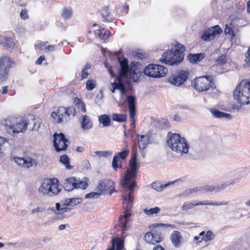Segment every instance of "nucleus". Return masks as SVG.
<instances>
[{
	"label": "nucleus",
	"mask_w": 250,
	"mask_h": 250,
	"mask_svg": "<svg viewBox=\"0 0 250 250\" xmlns=\"http://www.w3.org/2000/svg\"><path fill=\"white\" fill-rule=\"evenodd\" d=\"M120 68L118 71V75L114 83H111L110 89L112 93L115 92L116 89L120 91L121 99L123 101L125 100L124 96L125 94L126 90L125 88V84L129 82V66L128 61L126 59L119 60ZM127 100L129 116L132 124L135 123V116L136 114V98L134 96H129L126 98Z\"/></svg>",
	"instance_id": "f257e3e1"
},
{
	"label": "nucleus",
	"mask_w": 250,
	"mask_h": 250,
	"mask_svg": "<svg viewBox=\"0 0 250 250\" xmlns=\"http://www.w3.org/2000/svg\"><path fill=\"white\" fill-rule=\"evenodd\" d=\"M139 167V163L137 159V154L133 152L131 159L129 161V167L122 183L123 186L126 188V191L122 196L123 205L127 208H130L133 205V197L131 195V192L137 184L135 182H132V180L136 178Z\"/></svg>",
	"instance_id": "f03ea898"
},
{
	"label": "nucleus",
	"mask_w": 250,
	"mask_h": 250,
	"mask_svg": "<svg viewBox=\"0 0 250 250\" xmlns=\"http://www.w3.org/2000/svg\"><path fill=\"white\" fill-rule=\"evenodd\" d=\"M185 50V48L183 44L175 42L170 50L163 53L159 61L170 65L178 64L183 60Z\"/></svg>",
	"instance_id": "7ed1b4c3"
},
{
	"label": "nucleus",
	"mask_w": 250,
	"mask_h": 250,
	"mask_svg": "<svg viewBox=\"0 0 250 250\" xmlns=\"http://www.w3.org/2000/svg\"><path fill=\"white\" fill-rule=\"evenodd\" d=\"M233 98L240 106L250 104V79L240 82L233 92Z\"/></svg>",
	"instance_id": "20e7f679"
},
{
	"label": "nucleus",
	"mask_w": 250,
	"mask_h": 250,
	"mask_svg": "<svg viewBox=\"0 0 250 250\" xmlns=\"http://www.w3.org/2000/svg\"><path fill=\"white\" fill-rule=\"evenodd\" d=\"M167 143L169 148L177 153L187 154L188 152V145L184 137L176 133H168L167 137Z\"/></svg>",
	"instance_id": "39448f33"
},
{
	"label": "nucleus",
	"mask_w": 250,
	"mask_h": 250,
	"mask_svg": "<svg viewBox=\"0 0 250 250\" xmlns=\"http://www.w3.org/2000/svg\"><path fill=\"white\" fill-rule=\"evenodd\" d=\"M75 109L73 106H60L52 111L51 116L55 123L64 124L75 116Z\"/></svg>",
	"instance_id": "423d86ee"
},
{
	"label": "nucleus",
	"mask_w": 250,
	"mask_h": 250,
	"mask_svg": "<svg viewBox=\"0 0 250 250\" xmlns=\"http://www.w3.org/2000/svg\"><path fill=\"white\" fill-rule=\"evenodd\" d=\"M61 190L59 181L56 178L43 180L39 188V192L41 194L48 197L56 196Z\"/></svg>",
	"instance_id": "0eeeda50"
},
{
	"label": "nucleus",
	"mask_w": 250,
	"mask_h": 250,
	"mask_svg": "<svg viewBox=\"0 0 250 250\" xmlns=\"http://www.w3.org/2000/svg\"><path fill=\"white\" fill-rule=\"evenodd\" d=\"M5 122L6 130L10 134L25 131L27 126L26 120H19L11 117L6 119Z\"/></svg>",
	"instance_id": "6e6552de"
},
{
	"label": "nucleus",
	"mask_w": 250,
	"mask_h": 250,
	"mask_svg": "<svg viewBox=\"0 0 250 250\" xmlns=\"http://www.w3.org/2000/svg\"><path fill=\"white\" fill-rule=\"evenodd\" d=\"M189 75L188 70H179L169 75L167 82L174 86L180 87L187 81Z\"/></svg>",
	"instance_id": "1a4fd4ad"
},
{
	"label": "nucleus",
	"mask_w": 250,
	"mask_h": 250,
	"mask_svg": "<svg viewBox=\"0 0 250 250\" xmlns=\"http://www.w3.org/2000/svg\"><path fill=\"white\" fill-rule=\"evenodd\" d=\"M167 73V68L159 64H149L144 70L145 75L154 78L165 77Z\"/></svg>",
	"instance_id": "9d476101"
},
{
	"label": "nucleus",
	"mask_w": 250,
	"mask_h": 250,
	"mask_svg": "<svg viewBox=\"0 0 250 250\" xmlns=\"http://www.w3.org/2000/svg\"><path fill=\"white\" fill-rule=\"evenodd\" d=\"M87 178H83L82 179H77L75 177H70L65 180L63 184L64 189L68 191H71L74 189H84L87 187Z\"/></svg>",
	"instance_id": "9b49d317"
},
{
	"label": "nucleus",
	"mask_w": 250,
	"mask_h": 250,
	"mask_svg": "<svg viewBox=\"0 0 250 250\" xmlns=\"http://www.w3.org/2000/svg\"><path fill=\"white\" fill-rule=\"evenodd\" d=\"M194 85L196 90L200 92L208 91L215 88L214 83L210 77H200L194 80Z\"/></svg>",
	"instance_id": "f8f14e48"
},
{
	"label": "nucleus",
	"mask_w": 250,
	"mask_h": 250,
	"mask_svg": "<svg viewBox=\"0 0 250 250\" xmlns=\"http://www.w3.org/2000/svg\"><path fill=\"white\" fill-rule=\"evenodd\" d=\"M68 140L62 133H55L53 135V144L56 151L60 152L66 150Z\"/></svg>",
	"instance_id": "ddd939ff"
},
{
	"label": "nucleus",
	"mask_w": 250,
	"mask_h": 250,
	"mask_svg": "<svg viewBox=\"0 0 250 250\" xmlns=\"http://www.w3.org/2000/svg\"><path fill=\"white\" fill-rule=\"evenodd\" d=\"M96 189L101 195L105 194L108 192L111 195L113 192L116 191L114 189V183L112 180L107 179H104L99 181Z\"/></svg>",
	"instance_id": "4468645a"
},
{
	"label": "nucleus",
	"mask_w": 250,
	"mask_h": 250,
	"mask_svg": "<svg viewBox=\"0 0 250 250\" xmlns=\"http://www.w3.org/2000/svg\"><path fill=\"white\" fill-rule=\"evenodd\" d=\"M229 204L228 202H211V201H204V202H185L182 207V209L183 210L187 211L193 208V206H197L199 205H209L211 206H220L223 205H228Z\"/></svg>",
	"instance_id": "2eb2a0df"
},
{
	"label": "nucleus",
	"mask_w": 250,
	"mask_h": 250,
	"mask_svg": "<svg viewBox=\"0 0 250 250\" xmlns=\"http://www.w3.org/2000/svg\"><path fill=\"white\" fill-rule=\"evenodd\" d=\"M222 32V29L218 25H215L205 30L201 36V39L204 41L209 42L213 40L216 36Z\"/></svg>",
	"instance_id": "dca6fc26"
},
{
	"label": "nucleus",
	"mask_w": 250,
	"mask_h": 250,
	"mask_svg": "<svg viewBox=\"0 0 250 250\" xmlns=\"http://www.w3.org/2000/svg\"><path fill=\"white\" fill-rule=\"evenodd\" d=\"M14 161L17 165L27 168L36 167L38 164L37 160L30 156H27L24 158L16 157L14 158Z\"/></svg>",
	"instance_id": "f3484780"
},
{
	"label": "nucleus",
	"mask_w": 250,
	"mask_h": 250,
	"mask_svg": "<svg viewBox=\"0 0 250 250\" xmlns=\"http://www.w3.org/2000/svg\"><path fill=\"white\" fill-rule=\"evenodd\" d=\"M129 150L125 149L122 152L117 153L114 156L112 166L113 168L116 170L117 168L121 167L122 162L120 159L124 160L128 156Z\"/></svg>",
	"instance_id": "a211bd4d"
},
{
	"label": "nucleus",
	"mask_w": 250,
	"mask_h": 250,
	"mask_svg": "<svg viewBox=\"0 0 250 250\" xmlns=\"http://www.w3.org/2000/svg\"><path fill=\"white\" fill-rule=\"evenodd\" d=\"M144 239L146 243L153 245L159 243L162 240L160 233L154 234L151 232L146 233L144 235Z\"/></svg>",
	"instance_id": "6ab92c4d"
},
{
	"label": "nucleus",
	"mask_w": 250,
	"mask_h": 250,
	"mask_svg": "<svg viewBox=\"0 0 250 250\" xmlns=\"http://www.w3.org/2000/svg\"><path fill=\"white\" fill-rule=\"evenodd\" d=\"M14 63V62L7 55H3L0 57V70H9Z\"/></svg>",
	"instance_id": "aec40b11"
},
{
	"label": "nucleus",
	"mask_w": 250,
	"mask_h": 250,
	"mask_svg": "<svg viewBox=\"0 0 250 250\" xmlns=\"http://www.w3.org/2000/svg\"><path fill=\"white\" fill-rule=\"evenodd\" d=\"M79 122L81 127L83 130H89L93 127V123L89 117L86 115H83L80 117Z\"/></svg>",
	"instance_id": "412c9836"
},
{
	"label": "nucleus",
	"mask_w": 250,
	"mask_h": 250,
	"mask_svg": "<svg viewBox=\"0 0 250 250\" xmlns=\"http://www.w3.org/2000/svg\"><path fill=\"white\" fill-rule=\"evenodd\" d=\"M170 238L172 244L175 247H180L182 243V237L179 231H173L170 235Z\"/></svg>",
	"instance_id": "4be33fe9"
},
{
	"label": "nucleus",
	"mask_w": 250,
	"mask_h": 250,
	"mask_svg": "<svg viewBox=\"0 0 250 250\" xmlns=\"http://www.w3.org/2000/svg\"><path fill=\"white\" fill-rule=\"evenodd\" d=\"M130 216L131 214L130 213H127L121 216L119 218L118 226L122 230H125L127 228Z\"/></svg>",
	"instance_id": "5701e85b"
},
{
	"label": "nucleus",
	"mask_w": 250,
	"mask_h": 250,
	"mask_svg": "<svg viewBox=\"0 0 250 250\" xmlns=\"http://www.w3.org/2000/svg\"><path fill=\"white\" fill-rule=\"evenodd\" d=\"M150 139V135L149 134L141 135L138 138L139 147L140 149L145 148Z\"/></svg>",
	"instance_id": "b1692460"
},
{
	"label": "nucleus",
	"mask_w": 250,
	"mask_h": 250,
	"mask_svg": "<svg viewBox=\"0 0 250 250\" xmlns=\"http://www.w3.org/2000/svg\"><path fill=\"white\" fill-rule=\"evenodd\" d=\"M55 214H62L70 210V208L63 206L60 203H57L55 205V208H53L51 209Z\"/></svg>",
	"instance_id": "393cba45"
},
{
	"label": "nucleus",
	"mask_w": 250,
	"mask_h": 250,
	"mask_svg": "<svg viewBox=\"0 0 250 250\" xmlns=\"http://www.w3.org/2000/svg\"><path fill=\"white\" fill-rule=\"evenodd\" d=\"M0 44H2L5 48L12 47L14 46V42L12 39L7 37H0Z\"/></svg>",
	"instance_id": "a878e982"
},
{
	"label": "nucleus",
	"mask_w": 250,
	"mask_h": 250,
	"mask_svg": "<svg viewBox=\"0 0 250 250\" xmlns=\"http://www.w3.org/2000/svg\"><path fill=\"white\" fill-rule=\"evenodd\" d=\"M142 75V72L138 69L134 68L131 70L129 74L130 78L135 82H138Z\"/></svg>",
	"instance_id": "bb28decb"
},
{
	"label": "nucleus",
	"mask_w": 250,
	"mask_h": 250,
	"mask_svg": "<svg viewBox=\"0 0 250 250\" xmlns=\"http://www.w3.org/2000/svg\"><path fill=\"white\" fill-rule=\"evenodd\" d=\"M211 112L215 117L218 118H226L228 119H230L231 118V116L230 114L219 111L217 110L211 109Z\"/></svg>",
	"instance_id": "cd10ccee"
},
{
	"label": "nucleus",
	"mask_w": 250,
	"mask_h": 250,
	"mask_svg": "<svg viewBox=\"0 0 250 250\" xmlns=\"http://www.w3.org/2000/svg\"><path fill=\"white\" fill-rule=\"evenodd\" d=\"M116 245V250H122L124 247L123 242L119 238L116 240L113 239L112 240V247L108 250H114L115 246Z\"/></svg>",
	"instance_id": "c85d7f7f"
},
{
	"label": "nucleus",
	"mask_w": 250,
	"mask_h": 250,
	"mask_svg": "<svg viewBox=\"0 0 250 250\" xmlns=\"http://www.w3.org/2000/svg\"><path fill=\"white\" fill-rule=\"evenodd\" d=\"M204 57V55L202 53L190 54L188 56V59L192 63H196L200 61Z\"/></svg>",
	"instance_id": "c756f323"
},
{
	"label": "nucleus",
	"mask_w": 250,
	"mask_h": 250,
	"mask_svg": "<svg viewBox=\"0 0 250 250\" xmlns=\"http://www.w3.org/2000/svg\"><path fill=\"white\" fill-rule=\"evenodd\" d=\"M203 191L208 192L217 193L219 192L217 185H205L202 186Z\"/></svg>",
	"instance_id": "7c9ffc66"
},
{
	"label": "nucleus",
	"mask_w": 250,
	"mask_h": 250,
	"mask_svg": "<svg viewBox=\"0 0 250 250\" xmlns=\"http://www.w3.org/2000/svg\"><path fill=\"white\" fill-rule=\"evenodd\" d=\"M112 152L110 151H96L93 152L92 156H97L99 158H106L112 155Z\"/></svg>",
	"instance_id": "2f4dec72"
},
{
	"label": "nucleus",
	"mask_w": 250,
	"mask_h": 250,
	"mask_svg": "<svg viewBox=\"0 0 250 250\" xmlns=\"http://www.w3.org/2000/svg\"><path fill=\"white\" fill-rule=\"evenodd\" d=\"M95 35L98 36L101 39L105 40L109 35V31L105 30L104 29L97 30L95 31Z\"/></svg>",
	"instance_id": "473e14b6"
},
{
	"label": "nucleus",
	"mask_w": 250,
	"mask_h": 250,
	"mask_svg": "<svg viewBox=\"0 0 250 250\" xmlns=\"http://www.w3.org/2000/svg\"><path fill=\"white\" fill-rule=\"evenodd\" d=\"M98 120L100 123L102 124L104 126H108L110 124L109 117L105 114L99 116Z\"/></svg>",
	"instance_id": "72a5a7b5"
},
{
	"label": "nucleus",
	"mask_w": 250,
	"mask_h": 250,
	"mask_svg": "<svg viewBox=\"0 0 250 250\" xmlns=\"http://www.w3.org/2000/svg\"><path fill=\"white\" fill-rule=\"evenodd\" d=\"M73 11L70 7H65L62 10V17L64 19H68L72 17Z\"/></svg>",
	"instance_id": "f704fd0d"
},
{
	"label": "nucleus",
	"mask_w": 250,
	"mask_h": 250,
	"mask_svg": "<svg viewBox=\"0 0 250 250\" xmlns=\"http://www.w3.org/2000/svg\"><path fill=\"white\" fill-rule=\"evenodd\" d=\"M60 162L63 164L67 169L70 170L72 167L70 165L69 159L66 155H63L60 157Z\"/></svg>",
	"instance_id": "c9c22d12"
},
{
	"label": "nucleus",
	"mask_w": 250,
	"mask_h": 250,
	"mask_svg": "<svg viewBox=\"0 0 250 250\" xmlns=\"http://www.w3.org/2000/svg\"><path fill=\"white\" fill-rule=\"evenodd\" d=\"M203 190L202 186L195 187L192 188H189L186 190L184 194L186 195H193L199 192L202 191Z\"/></svg>",
	"instance_id": "e433bc0d"
},
{
	"label": "nucleus",
	"mask_w": 250,
	"mask_h": 250,
	"mask_svg": "<svg viewBox=\"0 0 250 250\" xmlns=\"http://www.w3.org/2000/svg\"><path fill=\"white\" fill-rule=\"evenodd\" d=\"M112 118L114 121L118 122H123L126 120L127 116L125 114L114 113L112 116Z\"/></svg>",
	"instance_id": "4c0bfd02"
},
{
	"label": "nucleus",
	"mask_w": 250,
	"mask_h": 250,
	"mask_svg": "<svg viewBox=\"0 0 250 250\" xmlns=\"http://www.w3.org/2000/svg\"><path fill=\"white\" fill-rule=\"evenodd\" d=\"M46 210L45 207L42 206H38L36 207L33 208L31 210V214L32 215L42 214Z\"/></svg>",
	"instance_id": "58836bf2"
},
{
	"label": "nucleus",
	"mask_w": 250,
	"mask_h": 250,
	"mask_svg": "<svg viewBox=\"0 0 250 250\" xmlns=\"http://www.w3.org/2000/svg\"><path fill=\"white\" fill-rule=\"evenodd\" d=\"M235 183L234 180H229L228 181H226L221 184L218 185V190L219 192L221 191L222 190L225 189L227 187L234 185Z\"/></svg>",
	"instance_id": "ea45409f"
},
{
	"label": "nucleus",
	"mask_w": 250,
	"mask_h": 250,
	"mask_svg": "<svg viewBox=\"0 0 250 250\" xmlns=\"http://www.w3.org/2000/svg\"><path fill=\"white\" fill-rule=\"evenodd\" d=\"M214 237V235L213 233V232L210 231L208 230V231L205 235L202 238L201 240H200L199 242H201L202 241H204L205 242H208L212 241Z\"/></svg>",
	"instance_id": "a19ab883"
},
{
	"label": "nucleus",
	"mask_w": 250,
	"mask_h": 250,
	"mask_svg": "<svg viewBox=\"0 0 250 250\" xmlns=\"http://www.w3.org/2000/svg\"><path fill=\"white\" fill-rule=\"evenodd\" d=\"M101 14L104 18L103 21L110 22L112 21V19L111 18H109V13L108 12V9L106 8L102 9Z\"/></svg>",
	"instance_id": "79ce46f5"
},
{
	"label": "nucleus",
	"mask_w": 250,
	"mask_h": 250,
	"mask_svg": "<svg viewBox=\"0 0 250 250\" xmlns=\"http://www.w3.org/2000/svg\"><path fill=\"white\" fill-rule=\"evenodd\" d=\"M70 206L74 207L79 204H81L83 201L82 198H69Z\"/></svg>",
	"instance_id": "37998d69"
},
{
	"label": "nucleus",
	"mask_w": 250,
	"mask_h": 250,
	"mask_svg": "<svg viewBox=\"0 0 250 250\" xmlns=\"http://www.w3.org/2000/svg\"><path fill=\"white\" fill-rule=\"evenodd\" d=\"M96 86V82L93 80H87L86 82V88L88 90H93Z\"/></svg>",
	"instance_id": "c03bdc74"
},
{
	"label": "nucleus",
	"mask_w": 250,
	"mask_h": 250,
	"mask_svg": "<svg viewBox=\"0 0 250 250\" xmlns=\"http://www.w3.org/2000/svg\"><path fill=\"white\" fill-rule=\"evenodd\" d=\"M100 195H101V193L98 190H97V192H92L86 194L85 195V198L86 199H96L98 198Z\"/></svg>",
	"instance_id": "a18cd8bd"
},
{
	"label": "nucleus",
	"mask_w": 250,
	"mask_h": 250,
	"mask_svg": "<svg viewBox=\"0 0 250 250\" xmlns=\"http://www.w3.org/2000/svg\"><path fill=\"white\" fill-rule=\"evenodd\" d=\"M160 210V209L158 207H155L154 208H152L149 209H145L144 212L147 215H153L154 214H156Z\"/></svg>",
	"instance_id": "49530a36"
},
{
	"label": "nucleus",
	"mask_w": 250,
	"mask_h": 250,
	"mask_svg": "<svg viewBox=\"0 0 250 250\" xmlns=\"http://www.w3.org/2000/svg\"><path fill=\"white\" fill-rule=\"evenodd\" d=\"M167 186V185H160L159 183L156 182H154L151 184L152 188L158 191H162L163 189Z\"/></svg>",
	"instance_id": "de8ad7c7"
},
{
	"label": "nucleus",
	"mask_w": 250,
	"mask_h": 250,
	"mask_svg": "<svg viewBox=\"0 0 250 250\" xmlns=\"http://www.w3.org/2000/svg\"><path fill=\"white\" fill-rule=\"evenodd\" d=\"M4 145V146H10L8 140L0 136V150H1V146Z\"/></svg>",
	"instance_id": "09e8293b"
},
{
	"label": "nucleus",
	"mask_w": 250,
	"mask_h": 250,
	"mask_svg": "<svg viewBox=\"0 0 250 250\" xmlns=\"http://www.w3.org/2000/svg\"><path fill=\"white\" fill-rule=\"evenodd\" d=\"M227 60V57L225 55H222L218 58L217 62L220 65H223L226 63Z\"/></svg>",
	"instance_id": "8fccbe9b"
},
{
	"label": "nucleus",
	"mask_w": 250,
	"mask_h": 250,
	"mask_svg": "<svg viewBox=\"0 0 250 250\" xmlns=\"http://www.w3.org/2000/svg\"><path fill=\"white\" fill-rule=\"evenodd\" d=\"M224 32L226 34H229V35L233 36H234L233 34V30L231 26L229 25H226V28L225 29Z\"/></svg>",
	"instance_id": "3c124183"
},
{
	"label": "nucleus",
	"mask_w": 250,
	"mask_h": 250,
	"mask_svg": "<svg viewBox=\"0 0 250 250\" xmlns=\"http://www.w3.org/2000/svg\"><path fill=\"white\" fill-rule=\"evenodd\" d=\"M245 61L249 65H250V47L245 53Z\"/></svg>",
	"instance_id": "603ef678"
},
{
	"label": "nucleus",
	"mask_w": 250,
	"mask_h": 250,
	"mask_svg": "<svg viewBox=\"0 0 250 250\" xmlns=\"http://www.w3.org/2000/svg\"><path fill=\"white\" fill-rule=\"evenodd\" d=\"M20 16L23 20H26L28 18V15L26 10L22 9L20 13Z\"/></svg>",
	"instance_id": "864d4df0"
},
{
	"label": "nucleus",
	"mask_w": 250,
	"mask_h": 250,
	"mask_svg": "<svg viewBox=\"0 0 250 250\" xmlns=\"http://www.w3.org/2000/svg\"><path fill=\"white\" fill-rule=\"evenodd\" d=\"M70 198H65V199L62 200L61 204L63 206H70V202H69Z\"/></svg>",
	"instance_id": "5fc2aeb1"
},
{
	"label": "nucleus",
	"mask_w": 250,
	"mask_h": 250,
	"mask_svg": "<svg viewBox=\"0 0 250 250\" xmlns=\"http://www.w3.org/2000/svg\"><path fill=\"white\" fill-rule=\"evenodd\" d=\"M89 75V73L87 70L83 69L81 73V79H84L86 78Z\"/></svg>",
	"instance_id": "6e6d98bb"
},
{
	"label": "nucleus",
	"mask_w": 250,
	"mask_h": 250,
	"mask_svg": "<svg viewBox=\"0 0 250 250\" xmlns=\"http://www.w3.org/2000/svg\"><path fill=\"white\" fill-rule=\"evenodd\" d=\"M10 146H4V145L1 146L2 150H0V155L1 156L4 155L5 151Z\"/></svg>",
	"instance_id": "4d7b16f0"
},
{
	"label": "nucleus",
	"mask_w": 250,
	"mask_h": 250,
	"mask_svg": "<svg viewBox=\"0 0 250 250\" xmlns=\"http://www.w3.org/2000/svg\"><path fill=\"white\" fill-rule=\"evenodd\" d=\"M79 107L81 109V110L83 112H86V109L85 106V105L83 103L81 102L79 104Z\"/></svg>",
	"instance_id": "13d9d810"
},
{
	"label": "nucleus",
	"mask_w": 250,
	"mask_h": 250,
	"mask_svg": "<svg viewBox=\"0 0 250 250\" xmlns=\"http://www.w3.org/2000/svg\"><path fill=\"white\" fill-rule=\"evenodd\" d=\"M45 46V42H41L35 45V48L39 49H42V47Z\"/></svg>",
	"instance_id": "bf43d9fd"
},
{
	"label": "nucleus",
	"mask_w": 250,
	"mask_h": 250,
	"mask_svg": "<svg viewBox=\"0 0 250 250\" xmlns=\"http://www.w3.org/2000/svg\"><path fill=\"white\" fill-rule=\"evenodd\" d=\"M54 50V46L53 45H48L45 49V51L46 53H48L49 52H52Z\"/></svg>",
	"instance_id": "052dcab7"
},
{
	"label": "nucleus",
	"mask_w": 250,
	"mask_h": 250,
	"mask_svg": "<svg viewBox=\"0 0 250 250\" xmlns=\"http://www.w3.org/2000/svg\"><path fill=\"white\" fill-rule=\"evenodd\" d=\"M45 57L44 56H41L36 61V63L37 64H41L42 61L44 60Z\"/></svg>",
	"instance_id": "680f3d73"
},
{
	"label": "nucleus",
	"mask_w": 250,
	"mask_h": 250,
	"mask_svg": "<svg viewBox=\"0 0 250 250\" xmlns=\"http://www.w3.org/2000/svg\"><path fill=\"white\" fill-rule=\"evenodd\" d=\"M169 226H170L169 225H167V224H155L152 225V226H153L154 227H160V226L168 227Z\"/></svg>",
	"instance_id": "e2e57ef3"
},
{
	"label": "nucleus",
	"mask_w": 250,
	"mask_h": 250,
	"mask_svg": "<svg viewBox=\"0 0 250 250\" xmlns=\"http://www.w3.org/2000/svg\"><path fill=\"white\" fill-rule=\"evenodd\" d=\"M66 227H69L68 224H62L59 226V229L60 230L64 229Z\"/></svg>",
	"instance_id": "0e129e2a"
},
{
	"label": "nucleus",
	"mask_w": 250,
	"mask_h": 250,
	"mask_svg": "<svg viewBox=\"0 0 250 250\" xmlns=\"http://www.w3.org/2000/svg\"><path fill=\"white\" fill-rule=\"evenodd\" d=\"M152 250H165V249L162 246L158 245L155 246Z\"/></svg>",
	"instance_id": "69168bd1"
},
{
	"label": "nucleus",
	"mask_w": 250,
	"mask_h": 250,
	"mask_svg": "<svg viewBox=\"0 0 250 250\" xmlns=\"http://www.w3.org/2000/svg\"><path fill=\"white\" fill-rule=\"evenodd\" d=\"M76 150L77 152H82L84 151V148L82 146L77 147Z\"/></svg>",
	"instance_id": "338daca9"
},
{
	"label": "nucleus",
	"mask_w": 250,
	"mask_h": 250,
	"mask_svg": "<svg viewBox=\"0 0 250 250\" xmlns=\"http://www.w3.org/2000/svg\"><path fill=\"white\" fill-rule=\"evenodd\" d=\"M247 11L249 13H250V1L247 3Z\"/></svg>",
	"instance_id": "774afa93"
}]
</instances>
